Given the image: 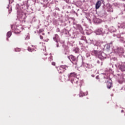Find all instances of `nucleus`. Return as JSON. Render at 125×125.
Segmentation results:
<instances>
[{
	"label": "nucleus",
	"mask_w": 125,
	"mask_h": 125,
	"mask_svg": "<svg viewBox=\"0 0 125 125\" xmlns=\"http://www.w3.org/2000/svg\"><path fill=\"white\" fill-rule=\"evenodd\" d=\"M11 29L13 31H14L15 33L19 34L21 32V26L13 25H11Z\"/></svg>",
	"instance_id": "f257e3e1"
},
{
	"label": "nucleus",
	"mask_w": 125,
	"mask_h": 125,
	"mask_svg": "<svg viewBox=\"0 0 125 125\" xmlns=\"http://www.w3.org/2000/svg\"><path fill=\"white\" fill-rule=\"evenodd\" d=\"M68 58L70 60L71 62L74 64V65H77L78 60H77V58H75V56H73V55H70L68 57Z\"/></svg>",
	"instance_id": "f03ea898"
},
{
	"label": "nucleus",
	"mask_w": 125,
	"mask_h": 125,
	"mask_svg": "<svg viewBox=\"0 0 125 125\" xmlns=\"http://www.w3.org/2000/svg\"><path fill=\"white\" fill-rule=\"evenodd\" d=\"M57 68L59 74H62L64 73V71H66L67 67L66 66L62 65L59 67H56Z\"/></svg>",
	"instance_id": "7ed1b4c3"
},
{
	"label": "nucleus",
	"mask_w": 125,
	"mask_h": 125,
	"mask_svg": "<svg viewBox=\"0 0 125 125\" xmlns=\"http://www.w3.org/2000/svg\"><path fill=\"white\" fill-rule=\"evenodd\" d=\"M77 74L75 72H72L69 75H68V78L69 80L71 82V83H73V80L74 79L77 78Z\"/></svg>",
	"instance_id": "20e7f679"
},
{
	"label": "nucleus",
	"mask_w": 125,
	"mask_h": 125,
	"mask_svg": "<svg viewBox=\"0 0 125 125\" xmlns=\"http://www.w3.org/2000/svg\"><path fill=\"white\" fill-rule=\"evenodd\" d=\"M72 84H76V86H82V83L81 82H79L78 78H74L73 79V82H71Z\"/></svg>",
	"instance_id": "39448f33"
},
{
	"label": "nucleus",
	"mask_w": 125,
	"mask_h": 125,
	"mask_svg": "<svg viewBox=\"0 0 125 125\" xmlns=\"http://www.w3.org/2000/svg\"><path fill=\"white\" fill-rule=\"evenodd\" d=\"M101 1L99 0L97 2V3H96V9H98V8H99V7H100L101 6Z\"/></svg>",
	"instance_id": "423d86ee"
},
{
	"label": "nucleus",
	"mask_w": 125,
	"mask_h": 125,
	"mask_svg": "<svg viewBox=\"0 0 125 125\" xmlns=\"http://www.w3.org/2000/svg\"><path fill=\"white\" fill-rule=\"evenodd\" d=\"M112 82H110V81H107L106 82V85L107 88H111L112 87Z\"/></svg>",
	"instance_id": "0eeeda50"
},
{
	"label": "nucleus",
	"mask_w": 125,
	"mask_h": 125,
	"mask_svg": "<svg viewBox=\"0 0 125 125\" xmlns=\"http://www.w3.org/2000/svg\"><path fill=\"white\" fill-rule=\"evenodd\" d=\"M120 69L121 70V71H122L123 72L125 71V65H124V64H122L120 67Z\"/></svg>",
	"instance_id": "6e6552de"
},
{
	"label": "nucleus",
	"mask_w": 125,
	"mask_h": 125,
	"mask_svg": "<svg viewBox=\"0 0 125 125\" xmlns=\"http://www.w3.org/2000/svg\"><path fill=\"white\" fill-rule=\"evenodd\" d=\"M54 40H55V41H56V42H58V40H59V36H58V35L56 34L55 37H54Z\"/></svg>",
	"instance_id": "1a4fd4ad"
},
{
	"label": "nucleus",
	"mask_w": 125,
	"mask_h": 125,
	"mask_svg": "<svg viewBox=\"0 0 125 125\" xmlns=\"http://www.w3.org/2000/svg\"><path fill=\"white\" fill-rule=\"evenodd\" d=\"M96 35H101V34H102V30H101V29H98L96 31Z\"/></svg>",
	"instance_id": "9d476101"
},
{
	"label": "nucleus",
	"mask_w": 125,
	"mask_h": 125,
	"mask_svg": "<svg viewBox=\"0 0 125 125\" xmlns=\"http://www.w3.org/2000/svg\"><path fill=\"white\" fill-rule=\"evenodd\" d=\"M12 33L11 31H9L7 33V38H10L11 37Z\"/></svg>",
	"instance_id": "9b49d317"
},
{
	"label": "nucleus",
	"mask_w": 125,
	"mask_h": 125,
	"mask_svg": "<svg viewBox=\"0 0 125 125\" xmlns=\"http://www.w3.org/2000/svg\"><path fill=\"white\" fill-rule=\"evenodd\" d=\"M15 51L16 52H19L20 51H21V49H20L19 48H16L15 49Z\"/></svg>",
	"instance_id": "f8f14e48"
},
{
	"label": "nucleus",
	"mask_w": 125,
	"mask_h": 125,
	"mask_svg": "<svg viewBox=\"0 0 125 125\" xmlns=\"http://www.w3.org/2000/svg\"><path fill=\"white\" fill-rule=\"evenodd\" d=\"M105 46H106V49H110V44H107Z\"/></svg>",
	"instance_id": "ddd939ff"
},
{
	"label": "nucleus",
	"mask_w": 125,
	"mask_h": 125,
	"mask_svg": "<svg viewBox=\"0 0 125 125\" xmlns=\"http://www.w3.org/2000/svg\"><path fill=\"white\" fill-rule=\"evenodd\" d=\"M42 32H43V29H40L39 31V34L40 35H41V34H42Z\"/></svg>",
	"instance_id": "4468645a"
},
{
	"label": "nucleus",
	"mask_w": 125,
	"mask_h": 125,
	"mask_svg": "<svg viewBox=\"0 0 125 125\" xmlns=\"http://www.w3.org/2000/svg\"><path fill=\"white\" fill-rule=\"evenodd\" d=\"M30 39V36L29 35H27L25 37V40H29Z\"/></svg>",
	"instance_id": "2eb2a0df"
},
{
	"label": "nucleus",
	"mask_w": 125,
	"mask_h": 125,
	"mask_svg": "<svg viewBox=\"0 0 125 125\" xmlns=\"http://www.w3.org/2000/svg\"><path fill=\"white\" fill-rule=\"evenodd\" d=\"M49 61H52V60H53V59H52V56H50L49 58Z\"/></svg>",
	"instance_id": "dca6fc26"
},
{
	"label": "nucleus",
	"mask_w": 125,
	"mask_h": 125,
	"mask_svg": "<svg viewBox=\"0 0 125 125\" xmlns=\"http://www.w3.org/2000/svg\"><path fill=\"white\" fill-rule=\"evenodd\" d=\"M40 38L41 40H43V37L41 34H40Z\"/></svg>",
	"instance_id": "f3484780"
},
{
	"label": "nucleus",
	"mask_w": 125,
	"mask_h": 125,
	"mask_svg": "<svg viewBox=\"0 0 125 125\" xmlns=\"http://www.w3.org/2000/svg\"><path fill=\"white\" fill-rule=\"evenodd\" d=\"M52 65L53 66H56V63H55V62H52Z\"/></svg>",
	"instance_id": "a211bd4d"
},
{
	"label": "nucleus",
	"mask_w": 125,
	"mask_h": 125,
	"mask_svg": "<svg viewBox=\"0 0 125 125\" xmlns=\"http://www.w3.org/2000/svg\"><path fill=\"white\" fill-rule=\"evenodd\" d=\"M28 51L32 52V49L31 48H30V47H28Z\"/></svg>",
	"instance_id": "6ab92c4d"
},
{
	"label": "nucleus",
	"mask_w": 125,
	"mask_h": 125,
	"mask_svg": "<svg viewBox=\"0 0 125 125\" xmlns=\"http://www.w3.org/2000/svg\"><path fill=\"white\" fill-rule=\"evenodd\" d=\"M99 76H96V79H99Z\"/></svg>",
	"instance_id": "aec40b11"
},
{
	"label": "nucleus",
	"mask_w": 125,
	"mask_h": 125,
	"mask_svg": "<svg viewBox=\"0 0 125 125\" xmlns=\"http://www.w3.org/2000/svg\"><path fill=\"white\" fill-rule=\"evenodd\" d=\"M44 35H45V34H44V33H42V36H44Z\"/></svg>",
	"instance_id": "412c9836"
},
{
	"label": "nucleus",
	"mask_w": 125,
	"mask_h": 125,
	"mask_svg": "<svg viewBox=\"0 0 125 125\" xmlns=\"http://www.w3.org/2000/svg\"><path fill=\"white\" fill-rule=\"evenodd\" d=\"M43 41H44V42H47V41L44 40H43Z\"/></svg>",
	"instance_id": "4be33fe9"
},
{
	"label": "nucleus",
	"mask_w": 125,
	"mask_h": 125,
	"mask_svg": "<svg viewBox=\"0 0 125 125\" xmlns=\"http://www.w3.org/2000/svg\"><path fill=\"white\" fill-rule=\"evenodd\" d=\"M68 85H71V84H68Z\"/></svg>",
	"instance_id": "5701e85b"
}]
</instances>
